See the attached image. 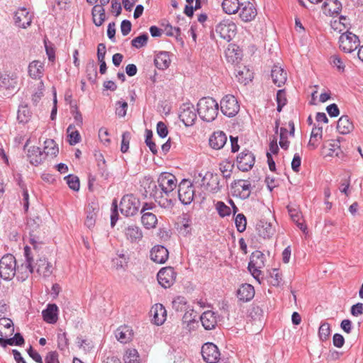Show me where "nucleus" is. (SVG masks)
<instances>
[{
    "label": "nucleus",
    "mask_w": 363,
    "mask_h": 363,
    "mask_svg": "<svg viewBox=\"0 0 363 363\" xmlns=\"http://www.w3.org/2000/svg\"><path fill=\"white\" fill-rule=\"evenodd\" d=\"M330 63L337 68L339 72H345V65L342 60L338 55H333L330 59Z\"/></svg>",
    "instance_id": "55"
},
{
    "label": "nucleus",
    "mask_w": 363,
    "mask_h": 363,
    "mask_svg": "<svg viewBox=\"0 0 363 363\" xmlns=\"http://www.w3.org/2000/svg\"><path fill=\"white\" fill-rule=\"evenodd\" d=\"M16 84V77L15 75H9L0 72V87L10 89Z\"/></svg>",
    "instance_id": "34"
},
{
    "label": "nucleus",
    "mask_w": 363,
    "mask_h": 363,
    "mask_svg": "<svg viewBox=\"0 0 363 363\" xmlns=\"http://www.w3.org/2000/svg\"><path fill=\"white\" fill-rule=\"evenodd\" d=\"M31 118V112L28 106L26 104H21L18 107L17 119L21 123H28Z\"/></svg>",
    "instance_id": "38"
},
{
    "label": "nucleus",
    "mask_w": 363,
    "mask_h": 363,
    "mask_svg": "<svg viewBox=\"0 0 363 363\" xmlns=\"http://www.w3.org/2000/svg\"><path fill=\"white\" fill-rule=\"evenodd\" d=\"M157 133L158 135L162 138H164L167 137L168 134V130L167 128V125L164 124V123L160 121L157 124Z\"/></svg>",
    "instance_id": "61"
},
{
    "label": "nucleus",
    "mask_w": 363,
    "mask_h": 363,
    "mask_svg": "<svg viewBox=\"0 0 363 363\" xmlns=\"http://www.w3.org/2000/svg\"><path fill=\"white\" fill-rule=\"evenodd\" d=\"M343 140L342 138H337L336 140H333L329 144V155L333 156L335 155L337 157H340V155L342 153L340 150V143Z\"/></svg>",
    "instance_id": "46"
},
{
    "label": "nucleus",
    "mask_w": 363,
    "mask_h": 363,
    "mask_svg": "<svg viewBox=\"0 0 363 363\" xmlns=\"http://www.w3.org/2000/svg\"><path fill=\"white\" fill-rule=\"evenodd\" d=\"M271 77L273 83L279 87H281L282 85H284L287 80L286 72L284 69V68L278 65L273 66L271 70Z\"/></svg>",
    "instance_id": "19"
},
{
    "label": "nucleus",
    "mask_w": 363,
    "mask_h": 363,
    "mask_svg": "<svg viewBox=\"0 0 363 363\" xmlns=\"http://www.w3.org/2000/svg\"><path fill=\"white\" fill-rule=\"evenodd\" d=\"M237 296L240 301L247 302L255 296L254 287L249 284H242L237 291Z\"/></svg>",
    "instance_id": "24"
},
{
    "label": "nucleus",
    "mask_w": 363,
    "mask_h": 363,
    "mask_svg": "<svg viewBox=\"0 0 363 363\" xmlns=\"http://www.w3.org/2000/svg\"><path fill=\"white\" fill-rule=\"evenodd\" d=\"M112 265L116 270H125L128 265V258L123 254H120L112 259Z\"/></svg>",
    "instance_id": "43"
},
{
    "label": "nucleus",
    "mask_w": 363,
    "mask_h": 363,
    "mask_svg": "<svg viewBox=\"0 0 363 363\" xmlns=\"http://www.w3.org/2000/svg\"><path fill=\"white\" fill-rule=\"evenodd\" d=\"M145 133V144L152 154L156 155L157 153V148L156 144L152 141V132L150 130H146Z\"/></svg>",
    "instance_id": "51"
},
{
    "label": "nucleus",
    "mask_w": 363,
    "mask_h": 363,
    "mask_svg": "<svg viewBox=\"0 0 363 363\" xmlns=\"http://www.w3.org/2000/svg\"><path fill=\"white\" fill-rule=\"evenodd\" d=\"M333 343L335 347L341 348L345 344V338L341 334L335 333L333 337Z\"/></svg>",
    "instance_id": "62"
},
{
    "label": "nucleus",
    "mask_w": 363,
    "mask_h": 363,
    "mask_svg": "<svg viewBox=\"0 0 363 363\" xmlns=\"http://www.w3.org/2000/svg\"><path fill=\"white\" fill-rule=\"evenodd\" d=\"M270 282L273 286H279L281 284L282 277L278 269H272L270 272Z\"/></svg>",
    "instance_id": "57"
},
{
    "label": "nucleus",
    "mask_w": 363,
    "mask_h": 363,
    "mask_svg": "<svg viewBox=\"0 0 363 363\" xmlns=\"http://www.w3.org/2000/svg\"><path fill=\"white\" fill-rule=\"evenodd\" d=\"M196 108L190 103L183 104L180 107L179 118L186 126H191L194 124L196 118Z\"/></svg>",
    "instance_id": "10"
},
{
    "label": "nucleus",
    "mask_w": 363,
    "mask_h": 363,
    "mask_svg": "<svg viewBox=\"0 0 363 363\" xmlns=\"http://www.w3.org/2000/svg\"><path fill=\"white\" fill-rule=\"evenodd\" d=\"M206 191L211 194L219 192L223 185L220 184V178L218 174L207 172L202 177V184Z\"/></svg>",
    "instance_id": "9"
},
{
    "label": "nucleus",
    "mask_w": 363,
    "mask_h": 363,
    "mask_svg": "<svg viewBox=\"0 0 363 363\" xmlns=\"http://www.w3.org/2000/svg\"><path fill=\"white\" fill-rule=\"evenodd\" d=\"M220 111L226 116H235L240 111V104L237 99L231 94L225 95L220 101Z\"/></svg>",
    "instance_id": "5"
},
{
    "label": "nucleus",
    "mask_w": 363,
    "mask_h": 363,
    "mask_svg": "<svg viewBox=\"0 0 363 363\" xmlns=\"http://www.w3.org/2000/svg\"><path fill=\"white\" fill-rule=\"evenodd\" d=\"M148 40L147 33H143L139 36L133 38L131 41V45L135 48H140L147 45Z\"/></svg>",
    "instance_id": "48"
},
{
    "label": "nucleus",
    "mask_w": 363,
    "mask_h": 363,
    "mask_svg": "<svg viewBox=\"0 0 363 363\" xmlns=\"http://www.w3.org/2000/svg\"><path fill=\"white\" fill-rule=\"evenodd\" d=\"M33 17V13L26 8H20L14 13L13 20L15 25L19 28H26L30 26Z\"/></svg>",
    "instance_id": "14"
},
{
    "label": "nucleus",
    "mask_w": 363,
    "mask_h": 363,
    "mask_svg": "<svg viewBox=\"0 0 363 363\" xmlns=\"http://www.w3.org/2000/svg\"><path fill=\"white\" fill-rule=\"evenodd\" d=\"M218 315L212 311H206L202 313L200 320L206 330L214 329L218 323Z\"/></svg>",
    "instance_id": "18"
},
{
    "label": "nucleus",
    "mask_w": 363,
    "mask_h": 363,
    "mask_svg": "<svg viewBox=\"0 0 363 363\" xmlns=\"http://www.w3.org/2000/svg\"><path fill=\"white\" fill-rule=\"evenodd\" d=\"M57 306L55 303H49L42 311L43 320L48 323L54 324L57 321Z\"/></svg>",
    "instance_id": "22"
},
{
    "label": "nucleus",
    "mask_w": 363,
    "mask_h": 363,
    "mask_svg": "<svg viewBox=\"0 0 363 363\" xmlns=\"http://www.w3.org/2000/svg\"><path fill=\"white\" fill-rule=\"evenodd\" d=\"M169 257L168 250L162 245H157L150 251L151 259L158 264H164Z\"/></svg>",
    "instance_id": "17"
},
{
    "label": "nucleus",
    "mask_w": 363,
    "mask_h": 363,
    "mask_svg": "<svg viewBox=\"0 0 363 363\" xmlns=\"http://www.w3.org/2000/svg\"><path fill=\"white\" fill-rule=\"evenodd\" d=\"M161 26L164 27V31L167 36L175 37L178 39V37L181 34L179 28L173 27L167 21L162 22Z\"/></svg>",
    "instance_id": "44"
},
{
    "label": "nucleus",
    "mask_w": 363,
    "mask_h": 363,
    "mask_svg": "<svg viewBox=\"0 0 363 363\" xmlns=\"http://www.w3.org/2000/svg\"><path fill=\"white\" fill-rule=\"evenodd\" d=\"M95 160L96 161L98 172L100 176L105 180L109 178V172L107 170L106 160L102 153L97 152L94 154Z\"/></svg>",
    "instance_id": "28"
},
{
    "label": "nucleus",
    "mask_w": 363,
    "mask_h": 363,
    "mask_svg": "<svg viewBox=\"0 0 363 363\" xmlns=\"http://www.w3.org/2000/svg\"><path fill=\"white\" fill-rule=\"evenodd\" d=\"M141 222L145 228L152 229L156 228L157 218L152 213L147 212L143 213Z\"/></svg>",
    "instance_id": "36"
},
{
    "label": "nucleus",
    "mask_w": 363,
    "mask_h": 363,
    "mask_svg": "<svg viewBox=\"0 0 363 363\" xmlns=\"http://www.w3.org/2000/svg\"><path fill=\"white\" fill-rule=\"evenodd\" d=\"M249 266L251 267L253 266L262 267L264 266V254L260 251L253 252L250 257Z\"/></svg>",
    "instance_id": "45"
},
{
    "label": "nucleus",
    "mask_w": 363,
    "mask_h": 363,
    "mask_svg": "<svg viewBox=\"0 0 363 363\" xmlns=\"http://www.w3.org/2000/svg\"><path fill=\"white\" fill-rule=\"evenodd\" d=\"M233 168V165L230 163L220 164V169L223 174V178L228 179L230 177Z\"/></svg>",
    "instance_id": "60"
},
{
    "label": "nucleus",
    "mask_w": 363,
    "mask_h": 363,
    "mask_svg": "<svg viewBox=\"0 0 363 363\" xmlns=\"http://www.w3.org/2000/svg\"><path fill=\"white\" fill-rule=\"evenodd\" d=\"M331 333L330 325L327 322H323L319 327L318 337L321 341H326Z\"/></svg>",
    "instance_id": "47"
},
{
    "label": "nucleus",
    "mask_w": 363,
    "mask_h": 363,
    "mask_svg": "<svg viewBox=\"0 0 363 363\" xmlns=\"http://www.w3.org/2000/svg\"><path fill=\"white\" fill-rule=\"evenodd\" d=\"M216 208L221 218L229 216L231 214L230 207L223 201H218L216 204Z\"/></svg>",
    "instance_id": "50"
},
{
    "label": "nucleus",
    "mask_w": 363,
    "mask_h": 363,
    "mask_svg": "<svg viewBox=\"0 0 363 363\" xmlns=\"http://www.w3.org/2000/svg\"><path fill=\"white\" fill-rule=\"evenodd\" d=\"M235 225L238 232H243L246 229L247 220L245 216L242 213H239L235 219Z\"/></svg>",
    "instance_id": "53"
},
{
    "label": "nucleus",
    "mask_w": 363,
    "mask_h": 363,
    "mask_svg": "<svg viewBox=\"0 0 363 363\" xmlns=\"http://www.w3.org/2000/svg\"><path fill=\"white\" fill-rule=\"evenodd\" d=\"M232 188L240 186L242 189L244 198H248L250 195L251 184L248 181L242 179L235 180L232 184Z\"/></svg>",
    "instance_id": "42"
},
{
    "label": "nucleus",
    "mask_w": 363,
    "mask_h": 363,
    "mask_svg": "<svg viewBox=\"0 0 363 363\" xmlns=\"http://www.w3.org/2000/svg\"><path fill=\"white\" fill-rule=\"evenodd\" d=\"M27 157L33 165L38 166L45 159V154L43 153L40 147L33 146L28 150Z\"/></svg>",
    "instance_id": "23"
},
{
    "label": "nucleus",
    "mask_w": 363,
    "mask_h": 363,
    "mask_svg": "<svg viewBox=\"0 0 363 363\" xmlns=\"http://www.w3.org/2000/svg\"><path fill=\"white\" fill-rule=\"evenodd\" d=\"M177 273L173 267H163L157 273L158 283L164 289L169 288L175 282Z\"/></svg>",
    "instance_id": "11"
},
{
    "label": "nucleus",
    "mask_w": 363,
    "mask_h": 363,
    "mask_svg": "<svg viewBox=\"0 0 363 363\" xmlns=\"http://www.w3.org/2000/svg\"><path fill=\"white\" fill-rule=\"evenodd\" d=\"M140 202L133 194H126L123 196L120 203V210L122 214L125 216L135 215L140 208Z\"/></svg>",
    "instance_id": "4"
},
{
    "label": "nucleus",
    "mask_w": 363,
    "mask_h": 363,
    "mask_svg": "<svg viewBox=\"0 0 363 363\" xmlns=\"http://www.w3.org/2000/svg\"><path fill=\"white\" fill-rule=\"evenodd\" d=\"M256 230L258 235L263 238H269L275 233V228L271 223L265 220H260L256 225Z\"/></svg>",
    "instance_id": "20"
},
{
    "label": "nucleus",
    "mask_w": 363,
    "mask_h": 363,
    "mask_svg": "<svg viewBox=\"0 0 363 363\" xmlns=\"http://www.w3.org/2000/svg\"><path fill=\"white\" fill-rule=\"evenodd\" d=\"M68 141L71 145H74L81 141V136L77 130H75V126L70 124L67 129Z\"/></svg>",
    "instance_id": "40"
},
{
    "label": "nucleus",
    "mask_w": 363,
    "mask_h": 363,
    "mask_svg": "<svg viewBox=\"0 0 363 363\" xmlns=\"http://www.w3.org/2000/svg\"><path fill=\"white\" fill-rule=\"evenodd\" d=\"M130 140V133L126 131L122 135V141L121 151L123 153L126 152L129 148V143Z\"/></svg>",
    "instance_id": "59"
},
{
    "label": "nucleus",
    "mask_w": 363,
    "mask_h": 363,
    "mask_svg": "<svg viewBox=\"0 0 363 363\" xmlns=\"http://www.w3.org/2000/svg\"><path fill=\"white\" fill-rule=\"evenodd\" d=\"M44 145V150L42 152L45 154V157L48 155L52 157H55L57 155L59 149L54 140L48 139L45 141Z\"/></svg>",
    "instance_id": "39"
},
{
    "label": "nucleus",
    "mask_w": 363,
    "mask_h": 363,
    "mask_svg": "<svg viewBox=\"0 0 363 363\" xmlns=\"http://www.w3.org/2000/svg\"><path fill=\"white\" fill-rule=\"evenodd\" d=\"M227 140V135L224 132L216 131L210 136L208 143L212 149L218 150L224 147Z\"/></svg>",
    "instance_id": "16"
},
{
    "label": "nucleus",
    "mask_w": 363,
    "mask_h": 363,
    "mask_svg": "<svg viewBox=\"0 0 363 363\" xmlns=\"http://www.w3.org/2000/svg\"><path fill=\"white\" fill-rule=\"evenodd\" d=\"M340 48L347 53H351L359 45V38L354 33L347 30L339 38Z\"/></svg>",
    "instance_id": "6"
},
{
    "label": "nucleus",
    "mask_w": 363,
    "mask_h": 363,
    "mask_svg": "<svg viewBox=\"0 0 363 363\" xmlns=\"http://www.w3.org/2000/svg\"><path fill=\"white\" fill-rule=\"evenodd\" d=\"M14 332V327L10 318H2L0 319V336L7 337Z\"/></svg>",
    "instance_id": "30"
},
{
    "label": "nucleus",
    "mask_w": 363,
    "mask_h": 363,
    "mask_svg": "<svg viewBox=\"0 0 363 363\" xmlns=\"http://www.w3.org/2000/svg\"><path fill=\"white\" fill-rule=\"evenodd\" d=\"M44 72V64L39 60H34L28 65V74L30 77L35 79L42 78Z\"/></svg>",
    "instance_id": "26"
},
{
    "label": "nucleus",
    "mask_w": 363,
    "mask_h": 363,
    "mask_svg": "<svg viewBox=\"0 0 363 363\" xmlns=\"http://www.w3.org/2000/svg\"><path fill=\"white\" fill-rule=\"evenodd\" d=\"M45 363H60L58 360V354L57 352H50L45 358Z\"/></svg>",
    "instance_id": "64"
},
{
    "label": "nucleus",
    "mask_w": 363,
    "mask_h": 363,
    "mask_svg": "<svg viewBox=\"0 0 363 363\" xmlns=\"http://www.w3.org/2000/svg\"><path fill=\"white\" fill-rule=\"evenodd\" d=\"M152 316L154 323L157 325H160L164 323L167 317V311L162 304H155L150 311Z\"/></svg>",
    "instance_id": "21"
},
{
    "label": "nucleus",
    "mask_w": 363,
    "mask_h": 363,
    "mask_svg": "<svg viewBox=\"0 0 363 363\" xmlns=\"http://www.w3.org/2000/svg\"><path fill=\"white\" fill-rule=\"evenodd\" d=\"M257 15V11L252 5H248L243 7L240 13V17L245 22H249L253 20Z\"/></svg>",
    "instance_id": "37"
},
{
    "label": "nucleus",
    "mask_w": 363,
    "mask_h": 363,
    "mask_svg": "<svg viewBox=\"0 0 363 363\" xmlns=\"http://www.w3.org/2000/svg\"><path fill=\"white\" fill-rule=\"evenodd\" d=\"M178 196L181 202L184 205H189L193 201L195 196V189L189 180L183 179L180 182Z\"/></svg>",
    "instance_id": "8"
},
{
    "label": "nucleus",
    "mask_w": 363,
    "mask_h": 363,
    "mask_svg": "<svg viewBox=\"0 0 363 363\" xmlns=\"http://www.w3.org/2000/svg\"><path fill=\"white\" fill-rule=\"evenodd\" d=\"M237 166L242 172H247L250 170L255 164V157L254 154L245 150L237 156Z\"/></svg>",
    "instance_id": "12"
},
{
    "label": "nucleus",
    "mask_w": 363,
    "mask_h": 363,
    "mask_svg": "<svg viewBox=\"0 0 363 363\" xmlns=\"http://www.w3.org/2000/svg\"><path fill=\"white\" fill-rule=\"evenodd\" d=\"M351 314L353 316H359L363 313V303H357L351 307Z\"/></svg>",
    "instance_id": "63"
},
{
    "label": "nucleus",
    "mask_w": 363,
    "mask_h": 363,
    "mask_svg": "<svg viewBox=\"0 0 363 363\" xmlns=\"http://www.w3.org/2000/svg\"><path fill=\"white\" fill-rule=\"evenodd\" d=\"M186 305V298L183 296H177L172 301V306L177 311H183Z\"/></svg>",
    "instance_id": "56"
},
{
    "label": "nucleus",
    "mask_w": 363,
    "mask_h": 363,
    "mask_svg": "<svg viewBox=\"0 0 363 363\" xmlns=\"http://www.w3.org/2000/svg\"><path fill=\"white\" fill-rule=\"evenodd\" d=\"M236 78L244 84H248L253 78V73L246 67H239L236 70Z\"/></svg>",
    "instance_id": "31"
},
{
    "label": "nucleus",
    "mask_w": 363,
    "mask_h": 363,
    "mask_svg": "<svg viewBox=\"0 0 363 363\" xmlns=\"http://www.w3.org/2000/svg\"><path fill=\"white\" fill-rule=\"evenodd\" d=\"M221 6L225 13L234 14L240 9V4L239 0H223Z\"/></svg>",
    "instance_id": "33"
},
{
    "label": "nucleus",
    "mask_w": 363,
    "mask_h": 363,
    "mask_svg": "<svg viewBox=\"0 0 363 363\" xmlns=\"http://www.w3.org/2000/svg\"><path fill=\"white\" fill-rule=\"evenodd\" d=\"M93 22L96 26L103 24L105 20V10L101 5H95L92 9Z\"/></svg>",
    "instance_id": "32"
},
{
    "label": "nucleus",
    "mask_w": 363,
    "mask_h": 363,
    "mask_svg": "<svg viewBox=\"0 0 363 363\" xmlns=\"http://www.w3.org/2000/svg\"><path fill=\"white\" fill-rule=\"evenodd\" d=\"M353 123L348 116H342L339 118L337 123V130L340 134H348L353 130Z\"/></svg>",
    "instance_id": "27"
},
{
    "label": "nucleus",
    "mask_w": 363,
    "mask_h": 363,
    "mask_svg": "<svg viewBox=\"0 0 363 363\" xmlns=\"http://www.w3.org/2000/svg\"><path fill=\"white\" fill-rule=\"evenodd\" d=\"M155 65L159 69H166L169 67L171 60L167 52H160L156 55L154 60Z\"/></svg>",
    "instance_id": "29"
},
{
    "label": "nucleus",
    "mask_w": 363,
    "mask_h": 363,
    "mask_svg": "<svg viewBox=\"0 0 363 363\" xmlns=\"http://www.w3.org/2000/svg\"><path fill=\"white\" fill-rule=\"evenodd\" d=\"M237 26L230 19H224L216 27V32L228 42H230L235 35Z\"/></svg>",
    "instance_id": "7"
},
{
    "label": "nucleus",
    "mask_w": 363,
    "mask_h": 363,
    "mask_svg": "<svg viewBox=\"0 0 363 363\" xmlns=\"http://www.w3.org/2000/svg\"><path fill=\"white\" fill-rule=\"evenodd\" d=\"M197 113L206 122H212L218 113V104L211 97H203L197 104Z\"/></svg>",
    "instance_id": "3"
},
{
    "label": "nucleus",
    "mask_w": 363,
    "mask_h": 363,
    "mask_svg": "<svg viewBox=\"0 0 363 363\" xmlns=\"http://www.w3.org/2000/svg\"><path fill=\"white\" fill-rule=\"evenodd\" d=\"M68 339L66 333L57 335V346L60 350H65L68 347Z\"/></svg>",
    "instance_id": "58"
},
{
    "label": "nucleus",
    "mask_w": 363,
    "mask_h": 363,
    "mask_svg": "<svg viewBox=\"0 0 363 363\" xmlns=\"http://www.w3.org/2000/svg\"><path fill=\"white\" fill-rule=\"evenodd\" d=\"M123 360L124 363H140L138 350L134 348L128 349L124 354Z\"/></svg>",
    "instance_id": "41"
},
{
    "label": "nucleus",
    "mask_w": 363,
    "mask_h": 363,
    "mask_svg": "<svg viewBox=\"0 0 363 363\" xmlns=\"http://www.w3.org/2000/svg\"><path fill=\"white\" fill-rule=\"evenodd\" d=\"M288 211L291 218L292 220L296 223V225L301 230L305 233L307 230V227L302 220V215L301 213L296 208H288Z\"/></svg>",
    "instance_id": "35"
},
{
    "label": "nucleus",
    "mask_w": 363,
    "mask_h": 363,
    "mask_svg": "<svg viewBox=\"0 0 363 363\" xmlns=\"http://www.w3.org/2000/svg\"><path fill=\"white\" fill-rule=\"evenodd\" d=\"M157 185L151 183L149 188H152L150 195L162 208H167L172 206V199L169 198L170 194L177 186V179L174 175L168 173H162L157 179Z\"/></svg>",
    "instance_id": "1"
},
{
    "label": "nucleus",
    "mask_w": 363,
    "mask_h": 363,
    "mask_svg": "<svg viewBox=\"0 0 363 363\" xmlns=\"http://www.w3.org/2000/svg\"><path fill=\"white\" fill-rule=\"evenodd\" d=\"M69 187L73 191H77L79 189L80 184L79 178L73 174H69L65 177Z\"/></svg>",
    "instance_id": "49"
},
{
    "label": "nucleus",
    "mask_w": 363,
    "mask_h": 363,
    "mask_svg": "<svg viewBox=\"0 0 363 363\" xmlns=\"http://www.w3.org/2000/svg\"><path fill=\"white\" fill-rule=\"evenodd\" d=\"M24 257L25 262L21 267H25L26 271L21 277L17 276L18 280L21 279L23 281L27 279L30 274L33 273L35 267H36L37 272L44 277H48L52 274L53 270L52 264L46 258H40L37 260L35 265H34V256L28 246L24 247Z\"/></svg>",
    "instance_id": "2"
},
{
    "label": "nucleus",
    "mask_w": 363,
    "mask_h": 363,
    "mask_svg": "<svg viewBox=\"0 0 363 363\" xmlns=\"http://www.w3.org/2000/svg\"><path fill=\"white\" fill-rule=\"evenodd\" d=\"M133 330L128 325H121L115 332L116 339L121 343L130 342L133 338Z\"/></svg>",
    "instance_id": "25"
},
{
    "label": "nucleus",
    "mask_w": 363,
    "mask_h": 363,
    "mask_svg": "<svg viewBox=\"0 0 363 363\" xmlns=\"http://www.w3.org/2000/svg\"><path fill=\"white\" fill-rule=\"evenodd\" d=\"M123 233L125 239L130 243H138L142 240L143 234L140 228L135 224L124 227Z\"/></svg>",
    "instance_id": "15"
},
{
    "label": "nucleus",
    "mask_w": 363,
    "mask_h": 363,
    "mask_svg": "<svg viewBox=\"0 0 363 363\" xmlns=\"http://www.w3.org/2000/svg\"><path fill=\"white\" fill-rule=\"evenodd\" d=\"M201 354L206 363H216L220 356L218 347L212 342H206L202 346Z\"/></svg>",
    "instance_id": "13"
},
{
    "label": "nucleus",
    "mask_w": 363,
    "mask_h": 363,
    "mask_svg": "<svg viewBox=\"0 0 363 363\" xmlns=\"http://www.w3.org/2000/svg\"><path fill=\"white\" fill-rule=\"evenodd\" d=\"M96 213L94 209L91 211L86 210V216L84 221V225L89 229L94 228L96 223Z\"/></svg>",
    "instance_id": "52"
},
{
    "label": "nucleus",
    "mask_w": 363,
    "mask_h": 363,
    "mask_svg": "<svg viewBox=\"0 0 363 363\" xmlns=\"http://www.w3.org/2000/svg\"><path fill=\"white\" fill-rule=\"evenodd\" d=\"M128 109V103L118 101L116 103V114L120 117H125Z\"/></svg>",
    "instance_id": "54"
}]
</instances>
